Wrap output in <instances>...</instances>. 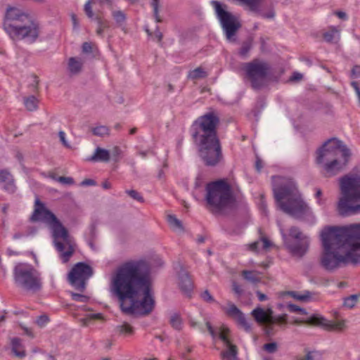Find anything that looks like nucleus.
Masks as SVG:
<instances>
[{
	"instance_id": "f257e3e1",
	"label": "nucleus",
	"mask_w": 360,
	"mask_h": 360,
	"mask_svg": "<svg viewBox=\"0 0 360 360\" xmlns=\"http://www.w3.org/2000/svg\"><path fill=\"white\" fill-rule=\"evenodd\" d=\"M150 266L144 259H130L112 273L110 290L119 299L127 314L146 316L155 307Z\"/></svg>"
},
{
	"instance_id": "f03ea898",
	"label": "nucleus",
	"mask_w": 360,
	"mask_h": 360,
	"mask_svg": "<svg viewBox=\"0 0 360 360\" xmlns=\"http://www.w3.org/2000/svg\"><path fill=\"white\" fill-rule=\"evenodd\" d=\"M321 240V264L325 269L333 271L348 264H360V223L326 228Z\"/></svg>"
},
{
	"instance_id": "7ed1b4c3",
	"label": "nucleus",
	"mask_w": 360,
	"mask_h": 360,
	"mask_svg": "<svg viewBox=\"0 0 360 360\" xmlns=\"http://www.w3.org/2000/svg\"><path fill=\"white\" fill-rule=\"evenodd\" d=\"M219 119L214 112L199 117L193 124L192 136L198 147L199 156L208 167L223 160L221 143L217 133Z\"/></svg>"
},
{
	"instance_id": "20e7f679",
	"label": "nucleus",
	"mask_w": 360,
	"mask_h": 360,
	"mask_svg": "<svg viewBox=\"0 0 360 360\" xmlns=\"http://www.w3.org/2000/svg\"><path fill=\"white\" fill-rule=\"evenodd\" d=\"M30 221H42L49 226L53 245L59 253L60 258L63 263L68 262L75 251V243L67 229L39 198H36L34 201V209Z\"/></svg>"
},
{
	"instance_id": "39448f33",
	"label": "nucleus",
	"mask_w": 360,
	"mask_h": 360,
	"mask_svg": "<svg viewBox=\"0 0 360 360\" xmlns=\"http://www.w3.org/2000/svg\"><path fill=\"white\" fill-rule=\"evenodd\" d=\"M274 198L279 208L295 218H302L312 214L311 208L303 201L296 185L291 179H283L280 186L273 188Z\"/></svg>"
},
{
	"instance_id": "423d86ee",
	"label": "nucleus",
	"mask_w": 360,
	"mask_h": 360,
	"mask_svg": "<svg viewBox=\"0 0 360 360\" xmlns=\"http://www.w3.org/2000/svg\"><path fill=\"white\" fill-rule=\"evenodd\" d=\"M4 27L13 40L25 39L31 44L37 41L40 34L38 22L33 20L29 15L13 8L7 10Z\"/></svg>"
},
{
	"instance_id": "0eeeda50",
	"label": "nucleus",
	"mask_w": 360,
	"mask_h": 360,
	"mask_svg": "<svg viewBox=\"0 0 360 360\" xmlns=\"http://www.w3.org/2000/svg\"><path fill=\"white\" fill-rule=\"evenodd\" d=\"M316 162L321 164L324 160V170L328 176H335L346 166L351 155L349 149L341 141L331 139L324 143L318 150Z\"/></svg>"
},
{
	"instance_id": "6e6552de",
	"label": "nucleus",
	"mask_w": 360,
	"mask_h": 360,
	"mask_svg": "<svg viewBox=\"0 0 360 360\" xmlns=\"http://www.w3.org/2000/svg\"><path fill=\"white\" fill-rule=\"evenodd\" d=\"M340 197L338 211L342 216L360 214V175L348 174L339 179Z\"/></svg>"
},
{
	"instance_id": "1a4fd4ad",
	"label": "nucleus",
	"mask_w": 360,
	"mask_h": 360,
	"mask_svg": "<svg viewBox=\"0 0 360 360\" xmlns=\"http://www.w3.org/2000/svg\"><path fill=\"white\" fill-rule=\"evenodd\" d=\"M206 191L205 200L212 213L220 212L233 201L231 186L225 181L219 180L208 184Z\"/></svg>"
},
{
	"instance_id": "9d476101",
	"label": "nucleus",
	"mask_w": 360,
	"mask_h": 360,
	"mask_svg": "<svg viewBox=\"0 0 360 360\" xmlns=\"http://www.w3.org/2000/svg\"><path fill=\"white\" fill-rule=\"evenodd\" d=\"M210 4L214 10L216 17L219 22L226 39L229 42L235 41V36L241 27L239 18L227 10V5L216 0L211 1Z\"/></svg>"
},
{
	"instance_id": "9b49d317",
	"label": "nucleus",
	"mask_w": 360,
	"mask_h": 360,
	"mask_svg": "<svg viewBox=\"0 0 360 360\" xmlns=\"http://www.w3.org/2000/svg\"><path fill=\"white\" fill-rule=\"evenodd\" d=\"M13 279L17 287L30 292H37L41 288L39 274L32 266L18 263L13 269Z\"/></svg>"
},
{
	"instance_id": "f8f14e48",
	"label": "nucleus",
	"mask_w": 360,
	"mask_h": 360,
	"mask_svg": "<svg viewBox=\"0 0 360 360\" xmlns=\"http://www.w3.org/2000/svg\"><path fill=\"white\" fill-rule=\"evenodd\" d=\"M243 69L251 86L254 89H261L265 83L267 76L271 71L270 65L262 60L255 58L251 62L243 64Z\"/></svg>"
},
{
	"instance_id": "ddd939ff",
	"label": "nucleus",
	"mask_w": 360,
	"mask_h": 360,
	"mask_svg": "<svg viewBox=\"0 0 360 360\" xmlns=\"http://www.w3.org/2000/svg\"><path fill=\"white\" fill-rule=\"evenodd\" d=\"M93 275V269L84 262H78L68 274V281L77 290L83 292L87 281Z\"/></svg>"
},
{
	"instance_id": "4468645a",
	"label": "nucleus",
	"mask_w": 360,
	"mask_h": 360,
	"mask_svg": "<svg viewBox=\"0 0 360 360\" xmlns=\"http://www.w3.org/2000/svg\"><path fill=\"white\" fill-rule=\"evenodd\" d=\"M289 236L295 240V243H288L287 247L290 252L298 257H302L308 250L309 238L299 228L292 226L289 230Z\"/></svg>"
},
{
	"instance_id": "2eb2a0df",
	"label": "nucleus",
	"mask_w": 360,
	"mask_h": 360,
	"mask_svg": "<svg viewBox=\"0 0 360 360\" xmlns=\"http://www.w3.org/2000/svg\"><path fill=\"white\" fill-rule=\"evenodd\" d=\"M294 324H308V325H314L317 326H323L325 328L330 330L335 331H342L345 328V324L344 321H328L323 317L314 314L310 316L309 317L305 319H296L292 322Z\"/></svg>"
},
{
	"instance_id": "dca6fc26",
	"label": "nucleus",
	"mask_w": 360,
	"mask_h": 360,
	"mask_svg": "<svg viewBox=\"0 0 360 360\" xmlns=\"http://www.w3.org/2000/svg\"><path fill=\"white\" fill-rule=\"evenodd\" d=\"M95 3L94 0H88L84 6V11L86 16L93 20L94 13L92 9V4ZM94 20L97 22L98 28L96 30V34L99 36H103L104 29L109 27V23L106 20H103L100 17H96Z\"/></svg>"
},
{
	"instance_id": "f3484780",
	"label": "nucleus",
	"mask_w": 360,
	"mask_h": 360,
	"mask_svg": "<svg viewBox=\"0 0 360 360\" xmlns=\"http://www.w3.org/2000/svg\"><path fill=\"white\" fill-rule=\"evenodd\" d=\"M205 325L213 339L218 337L224 342V346L231 343L228 337V333H229V329L228 328L221 326L214 329L210 321H206Z\"/></svg>"
},
{
	"instance_id": "a211bd4d",
	"label": "nucleus",
	"mask_w": 360,
	"mask_h": 360,
	"mask_svg": "<svg viewBox=\"0 0 360 360\" xmlns=\"http://www.w3.org/2000/svg\"><path fill=\"white\" fill-rule=\"evenodd\" d=\"M179 286L186 296L191 297V292L193 290V282L187 271L181 268L179 272Z\"/></svg>"
},
{
	"instance_id": "6ab92c4d",
	"label": "nucleus",
	"mask_w": 360,
	"mask_h": 360,
	"mask_svg": "<svg viewBox=\"0 0 360 360\" xmlns=\"http://www.w3.org/2000/svg\"><path fill=\"white\" fill-rule=\"evenodd\" d=\"M4 183V189L11 193L15 191V186L12 174L7 169L0 170V184Z\"/></svg>"
},
{
	"instance_id": "aec40b11",
	"label": "nucleus",
	"mask_w": 360,
	"mask_h": 360,
	"mask_svg": "<svg viewBox=\"0 0 360 360\" xmlns=\"http://www.w3.org/2000/svg\"><path fill=\"white\" fill-rule=\"evenodd\" d=\"M268 317V323H277L281 328L284 327L288 323V315L286 314H282L274 316L273 310L269 308L265 311Z\"/></svg>"
},
{
	"instance_id": "412c9836",
	"label": "nucleus",
	"mask_w": 360,
	"mask_h": 360,
	"mask_svg": "<svg viewBox=\"0 0 360 360\" xmlns=\"http://www.w3.org/2000/svg\"><path fill=\"white\" fill-rule=\"evenodd\" d=\"M110 159V151L100 148L97 147L91 157H90L88 160L89 161L93 162H107Z\"/></svg>"
},
{
	"instance_id": "4be33fe9",
	"label": "nucleus",
	"mask_w": 360,
	"mask_h": 360,
	"mask_svg": "<svg viewBox=\"0 0 360 360\" xmlns=\"http://www.w3.org/2000/svg\"><path fill=\"white\" fill-rule=\"evenodd\" d=\"M225 347L226 349L221 352V359L223 360H238L236 345L231 343Z\"/></svg>"
},
{
	"instance_id": "5701e85b",
	"label": "nucleus",
	"mask_w": 360,
	"mask_h": 360,
	"mask_svg": "<svg viewBox=\"0 0 360 360\" xmlns=\"http://www.w3.org/2000/svg\"><path fill=\"white\" fill-rule=\"evenodd\" d=\"M251 315L258 323H268L266 312L260 307H257L251 311Z\"/></svg>"
},
{
	"instance_id": "b1692460",
	"label": "nucleus",
	"mask_w": 360,
	"mask_h": 360,
	"mask_svg": "<svg viewBox=\"0 0 360 360\" xmlns=\"http://www.w3.org/2000/svg\"><path fill=\"white\" fill-rule=\"evenodd\" d=\"M12 351L15 356L18 357H23L25 355V350L21 343V340L18 338H13L11 339Z\"/></svg>"
},
{
	"instance_id": "393cba45",
	"label": "nucleus",
	"mask_w": 360,
	"mask_h": 360,
	"mask_svg": "<svg viewBox=\"0 0 360 360\" xmlns=\"http://www.w3.org/2000/svg\"><path fill=\"white\" fill-rule=\"evenodd\" d=\"M221 308L229 316L232 317L236 320L243 314L236 305L231 302L228 303V307L221 306Z\"/></svg>"
},
{
	"instance_id": "a878e982",
	"label": "nucleus",
	"mask_w": 360,
	"mask_h": 360,
	"mask_svg": "<svg viewBox=\"0 0 360 360\" xmlns=\"http://www.w3.org/2000/svg\"><path fill=\"white\" fill-rule=\"evenodd\" d=\"M82 67V62L80 59L72 57L68 60V70L71 74H78Z\"/></svg>"
},
{
	"instance_id": "bb28decb",
	"label": "nucleus",
	"mask_w": 360,
	"mask_h": 360,
	"mask_svg": "<svg viewBox=\"0 0 360 360\" xmlns=\"http://www.w3.org/2000/svg\"><path fill=\"white\" fill-rule=\"evenodd\" d=\"M340 30L335 27H330L329 30L323 34L324 40L327 42H333L337 38L339 39Z\"/></svg>"
},
{
	"instance_id": "cd10ccee",
	"label": "nucleus",
	"mask_w": 360,
	"mask_h": 360,
	"mask_svg": "<svg viewBox=\"0 0 360 360\" xmlns=\"http://www.w3.org/2000/svg\"><path fill=\"white\" fill-rule=\"evenodd\" d=\"M167 221L170 227L175 231L183 232L184 226L181 221L178 219L174 215H168Z\"/></svg>"
},
{
	"instance_id": "c85d7f7f",
	"label": "nucleus",
	"mask_w": 360,
	"mask_h": 360,
	"mask_svg": "<svg viewBox=\"0 0 360 360\" xmlns=\"http://www.w3.org/2000/svg\"><path fill=\"white\" fill-rule=\"evenodd\" d=\"M111 10L112 17L119 26H122L126 21V14L121 10Z\"/></svg>"
},
{
	"instance_id": "c756f323",
	"label": "nucleus",
	"mask_w": 360,
	"mask_h": 360,
	"mask_svg": "<svg viewBox=\"0 0 360 360\" xmlns=\"http://www.w3.org/2000/svg\"><path fill=\"white\" fill-rule=\"evenodd\" d=\"M242 275L245 280L251 283L255 284L260 282V278L253 271L245 270L242 271Z\"/></svg>"
},
{
	"instance_id": "7c9ffc66",
	"label": "nucleus",
	"mask_w": 360,
	"mask_h": 360,
	"mask_svg": "<svg viewBox=\"0 0 360 360\" xmlns=\"http://www.w3.org/2000/svg\"><path fill=\"white\" fill-rule=\"evenodd\" d=\"M288 295L300 301H308L311 297V293L309 291H306L303 294H300L296 291H289L288 292Z\"/></svg>"
},
{
	"instance_id": "2f4dec72",
	"label": "nucleus",
	"mask_w": 360,
	"mask_h": 360,
	"mask_svg": "<svg viewBox=\"0 0 360 360\" xmlns=\"http://www.w3.org/2000/svg\"><path fill=\"white\" fill-rule=\"evenodd\" d=\"M24 104L28 110L33 111L37 108L38 100L35 96H30L24 99Z\"/></svg>"
},
{
	"instance_id": "473e14b6",
	"label": "nucleus",
	"mask_w": 360,
	"mask_h": 360,
	"mask_svg": "<svg viewBox=\"0 0 360 360\" xmlns=\"http://www.w3.org/2000/svg\"><path fill=\"white\" fill-rule=\"evenodd\" d=\"M91 131L94 135L101 137L108 136L110 134V129L105 125H100L94 127Z\"/></svg>"
},
{
	"instance_id": "72a5a7b5",
	"label": "nucleus",
	"mask_w": 360,
	"mask_h": 360,
	"mask_svg": "<svg viewBox=\"0 0 360 360\" xmlns=\"http://www.w3.org/2000/svg\"><path fill=\"white\" fill-rule=\"evenodd\" d=\"M169 323L175 330H180L182 328V319L176 313L171 316Z\"/></svg>"
},
{
	"instance_id": "f704fd0d",
	"label": "nucleus",
	"mask_w": 360,
	"mask_h": 360,
	"mask_svg": "<svg viewBox=\"0 0 360 360\" xmlns=\"http://www.w3.org/2000/svg\"><path fill=\"white\" fill-rule=\"evenodd\" d=\"M207 77V73L200 67L194 69L188 74V77L193 79L204 78Z\"/></svg>"
},
{
	"instance_id": "c9c22d12",
	"label": "nucleus",
	"mask_w": 360,
	"mask_h": 360,
	"mask_svg": "<svg viewBox=\"0 0 360 360\" xmlns=\"http://www.w3.org/2000/svg\"><path fill=\"white\" fill-rule=\"evenodd\" d=\"M359 298V295H352L348 297H346L344 300L343 304L345 307L347 308H353L356 304L357 303Z\"/></svg>"
},
{
	"instance_id": "e433bc0d",
	"label": "nucleus",
	"mask_w": 360,
	"mask_h": 360,
	"mask_svg": "<svg viewBox=\"0 0 360 360\" xmlns=\"http://www.w3.org/2000/svg\"><path fill=\"white\" fill-rule=\"evenodd\" d=\"M238 324L243 328L245 331L249 332L251 330V325L247 321L244 314L243 313L237 319Z\"/></svg>"
},
{
	"instance_id": "4c0bfd02",
	"label": "nucleus",
	"mask_w": 360,
	"mask_h": 360,
	"mask_svg": "<svg viewBox=\"0 0 360 360\" xmlns=\"http://www.w3.org/2000/svg\"><path fill=\"white\" fill-rule=\"evenodd\" d=\"M117 329L120 333L131 335L134 333L133 328L127 323H124L123 324L118 326Z\"/></svg>"
},
{
	"instance_id": "58836bf2",
	"label": "nucleus",
	"mask_w": 360,
	"mask_h": 360,
	"mask_svg": "<svg viewBox=\"0 0 360 360\" xmlns=\"http://www.w3.org/2000/svg\"><path fill=\"white\" fill-rule=\"evenodd\" d=\"M151 6L153 9V15L157 22H162V19L159 15V1L158 0H153L151 2Z\"/></svg>"
},
{
	"instance_id": "ea45409f",
	"label": "nucleus",
	"mask_w": 360,
	"mask_h": 360,
	"mask_svg": "<svg viewBox=\"0 0 360 360\" xmlns=\"http://www.w3.org/2000/svg\"><path fill=\"white\" fill-rule=\"evenodd\" d=\"M201 298L207 303H217L218 302L214 300L212 295L210 294L209 290H205L200 295Z\"/></svg>"
},
{
	"instance_id": "a19ab883",
	"label": "nucleus",
	"mask_w": 360,
	"mask_h": 360,
	"mask_svg": "<svg viewBox=\"0 0 360 360\" xmlns=\"http://www.w3.org/2000/svg\"><path fill=\"white\" fill-rule=\"evenodd\" d=\"M126 193L134 200H136L140 202H143L144 199L142 195L135 190H127Z\"/></svg>"
},
{
	"instance_id": "79ce46f5",
	"label": "nucleus",
	"mask_w": 360,
	"mask_h": 360,
	"mask_svg": "<svg viewBox=\"0 0 360 360\" xmlns=\"http://www.w3.org/2000/svg\"><path fill=\"white\" fill-rule=\"evenodd\" d=\"M304 360H321V354L316 351L309 352L305 356Z\"/></svg>"
},
{
	"instance_id": "37998d69",
	"label": "nucleus",
	"mask_w": 360,
	"mask_h": 360,
	"mask_svg": "<svg viewBox=\"0 0 360 360\" xmlns=\"http://www.w3.org/2000/svg\"><path fill=\"white\" fill-rule=\"evenodd\" d=\"M251 49V44L249 42H245L243 44L240 51L239 54L243 58H245Z\"/></svg>"
},
{
	"instance_id": "c03bdc74",
	"label": "nucleus",
	"mask_w": 360,
	"mask_h": 360,
	"mask_svg": "<svg viewBox=\"0 0 360 360\" xmlns=\"http://www.w3.org/2000/svg\"><path fill=\"white\" fill-rule=\"evenodd\" d=\"M53 179L63 184L72 185L74 184V179L72 177L59 176L58 178H55L53 176Z\"/></svg>"
},
{
	"instance_id": "a18cd8bd",
	"label": "nucleus",
	"mask_w": 360,
	"mask_h": 360,
	"mask_svg": "<svg viewBox=\"0 0 360 360\" xmlns=\"http://www.w3.org/2000/svg\"><path fill=\"white\" fill-rule=\"evenodd\" d=\"M288 308L290 310V311H291V312H299V313H300L302 314H307V311L304 309L301 308V307H300L297 305L294 304H288Z\"/></svg>"
},
{
	"instance_id": "49530a36",
	"label": "nucleus",
	"mask_w": 360,
	"mask_h": 360,
	"mask_svg": "<svg viewBox=\"0 0 360 360\" xmlns=\"http://www.w3.org/2000/svg\"><path fill=\"white\" fill-rule=\"evenodd\" d=\"M72 299L76 302H86L89 297L86 295L79 294V293H71Z\"/></svg>"
},
{
	"instance_id": "de8ad7c7",
	"label": "nucleus",
	"mask_w": 360,
	"mask_h": 360,
	"mask_svg": "<svg viewBox=\"0 0 360 360\" xmlns=\"http://www.w3.org/2000/svg\"><path fill=\"white\" fill-rule=\"evenodd\" d=\"M49 322V318L46 315H41L39 316L36 323L40 327H44Z\"/></svg>"
},
{
	"instance_id": "09e8293b",
	"label": "nucleus",
	"mask_w": 360,
	"mask_h": 360,
	"mask_svg": "<svg viewBox=\"0 0 360 360\" xmlns=\"http://www.w3.org/2000/svg\"><path fill=\"white\" fill-rule=\"evenodd\" d=\"M264 349L269 353H274L277 349V344L276 342H270L264 345Z\"/></svg>"
},
{
	"instance_id": "8fccbe9b",
	"label": "nucleus",
	"mask_w": 360,
	"mask_h": 360,
	"mask_svg": "<svg viewBox=\"0 0 360 360\" xmlns=\"http://www.w3.org/2000/svg\"><path fill=\"white\" fill-rule=\"evenodd\" d=\"M266 326V333L268 335H274L276 333V329L274 325H278L277 323H264Z\"/></svg>"
},
{
	"instance_id": "3c124183",
	"label": "nucleus",
	"mask_w": 360,
	"mask_h": 360,
	"mask_svg": "<svg viewBox=\"0 0 360 360\" xmlns=\"http://www.w3.org/2000/svg\"><path fill=\"white\" fill-rule=\"evenodd\" d=\"M122 151H121V149L117 147V146H115L112 150H111V153L110 155H112V158L117 161L119 158V156L120 155Z\"/></svg>"
},
{
	"instance_id": "603ef678",
	"label": "nucleus",
	"mask_w": 360,
	"mask_h": 360,
	"mask_svg": "<svg viewBox=\"0 0 360 360\" xmlns=\"http://www.w3.org/2000/svg\"><path fill=\"white\" fill-rule=\"evenodd\" d=\"M58 136H59L60 141L63 143V145L67 148H69L70 145L65 139V133L63 131H60L58 132Z\"/></svg>"
},
{
	"instance_id": "864d4df0",
	"label": "nucleus",
	"mask_w": 360,
	"mask_h": 360,
	"mask_svg": "<svg viewBox=\"0 0 360 360\" xmlns=\"http://www.w3.org/2000/svg\"><path fill=\"white\" fill-rule=\"evenodd\" d=\"M233 291L238 296L241 295L243 290L241 288L240 285H238L236 282H233L232 284Z\"/></svg>"
},
{
	"instance_id": "5fc2aeb1",
	"label": "nucleus",
	"mask_w": 360,
	"mask_h": 360,
	"mask_svg": "<svg viewBox=\"0 0 360 360\" xmlns=\"http://www.w3.org/2000/svg\"><path fill=\"white\" fill-rule=\"evenodd\" d=\"M82 51L85 53H90L92 52V46L91 43L84 42L82 44Z\"/></svg>"
},
{
	"instance_id": "6e6d98bb",
	"label": "nucleus",
	"mask_w": 360,
	"mask_h": 360,
	"mask_svg": "<svg viewBox=\"0 0 360 360\" xmlns=\"http://www.w3.org/2000/svg\"><path fill=\"white\" fill-rule=\"evenodd\" d=\"M351 85L354 88V89L356 92V94L358 97L359 103L360 104V87L359 86V84L356 82H352L351 83Z\"/></svg>"
},
{
	"instance_id": "4d7b16f0",
	"label": "nucleus",
	"mask_w": 360,
	"mask_h": 360,
	"mask_svg": "<svg viewBox=\"0 0 360 360\" xmlns=\"http://www.w3.org/2000/svg\"><path fill=\"white\" fill-rule=\"evenodd\" d=\"M259 243L260 242L259 240L252 243L248 245V249L252 252H257Z\"/></svg>"
},
{
	"instance_id": "13d9d810",
	"label": "nucleus",
	"mask_w": 360,
	"mask_h": 360,
	"mask_svg": "<svg viewBox=\"0 0 360 360\" xmlns=\"http://www.w3.org/2000/svg\"><path fill=\"white\" fill-rule=\"evenodd\" d=\"M322 195V191L320 188L316 189V192L315 196L318 198V204L322 205L324 203V200H323L321 197Z\"/></svg>"
},
{
	"instance_id": "bf43d9fd",
	"label": "nucleus",
	"mask_w": 360,
	"mask_h": 360,
	"mask_svg": "<svg viewBox=\"0 0 360 360\" xmlns=\"http://www.w3.org/2000/svg\"><path fill=\"white\" fill-rule=\"evenodd\" d=\"M80 184L82 186H94L96 184V182L92 179H86L82 181Z\"/></svg>"
},
{
	"instance_id": "052dcab7",
	"label": "nucleus",
	"mask_w": 360,
	"mask_h": 360,
	"mask_svg": "<svg viewBox=\"0 0 360 360\" xmlns=\"http://www.w3.org/2000/svg\"><path fill=\"white\" fill-rule=\"evenodd\" d=\"M190 324L192 328H198L201 332H204V328L202 326L198 323V322L191 320Z\"/></svg>"
},
{
	"instance_id": "680f3d73",
	"label": "nucleus",
	"mask_w": 360,
	"mask_h": 360,
	"mask_svg": "<svg viewBox=\"0 0 360 360\" xmlns=\"http://www.w3.org/2000/svg\"><path fill=\"white\" fill-rule=\"evenodd\" d=\"M261 240L263 243V248L265 250L268 249L271 245V243L266 237H262Z\"/></svg>"
},
{
	"instance_id": "e2e57ef3",
	"label": "nucleus",
	"mask_w": 360,
	"mask_h": 360,
	"mask_svg": "<svg viewBox=\"0 0 360 360\" xmlns=\"http://www.w3.org/2000/svg\"><path fill=\"white\" fill-rule=\"evenodd\" d=\"M21 328H22V330H24L25 333L30 337V338H34V334L32 331V330L27 327H25V326H21Z\"/></svg>"
},
{
	"instance_id": "0e129e2a",
	"label": "nucleus",
	"mask_w": 360,
	"mask_h": 360,
	"mask_svg": "<svg viewBox=\"0 0 360 360\" xmlns=\"http://www.w3.org/2000/svg\"><path fill=\"white\" fill-rule=\"evenodd\" d=\"M256 294L257 295L258 300L260 302H263L267 300V296L265 294L261 292L260 291H257Z\"/></svg>"
},
{
	"instance_id": "69168bd1",
	"label": "nucleus",
	"mask_w": 360,
	"mask_h": 360,
	"mask_svg": "<svg viewBox=\"0 0 360 360\" xmlns=\"http://www.w3.org/2000/svg\"><path fill=\"white\" fill-rule=\"evenodd\" d=\"M335 14L340 19H342V20H347V14L343 12V11H336L335 13Z\"/></svg>"
},
{
	"instance_id": "338daca9",
	"label": "nucleus",
	"mask_w": 360,
	"mask_h": 360,
	"mask_svg": "<svg viewBox=\"0 0 360 360\" xmlns=\"http://www.w3.org/2000/svg\"><path fill=\"white\" fill-rule=\"evenodd\" d=\"M302 77V75L299 72H295L293 73L292 76L290 78V80L292 81H298L301 79Z\"/></svg>"
},
{
	"instance_id": "774afa93",
	"label": "nucleus",
	"mask_w": 360,
	"mask_h": 360,
	"mask_svg": "<svg viewBox=\"0 0 360 360\" xmlns=\"http://www.w3.org/2000/svg\"><path fill=\"white\" fill-rule=\"evenodd\" d=\"M352 72L354 75L360 77V66L359 65H355L352 70Z\"/></svg>"
}]
</instances>
